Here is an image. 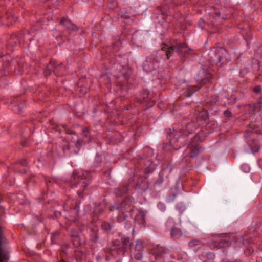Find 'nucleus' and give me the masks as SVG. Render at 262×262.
Here are the masks:
<instances>
[{
  "label": "nucleus",
  "instance_id": "obj_1",
  "mask_svg": "<svg viewBox=\"0 0 262 262\" xmlns=\"http://www.w3.org/2000/svg\"><path fill=\"white\" fill-rule=\"evenodd\" d=\"M210 61L218 67L226 64L230 60L231 56L227 50L222 47H213L209 53Z\"/></svg>",
  "mask_w": 262,
  "mask_h": 262
},
{
  "label": "nucleus",
  "instance_id": "obj_2",
  "mask_svg": "<svg viewBox=\"0 0 262 262\" xmlns=\"http://www.w3.org/2000/svg\"><path fill=\"white\" fill-rule=\"evenodd\" d=\"M74 185L77 189V194L80 199L83 197V192L90 183L91 176L88 172L82 173L75 170L73 173Z\"/></svg>",
  "mask_w": 262,
  "mask_h": 262
},
{
  "label": "nucleus",
  "instance_id": "obj_3",
  "mask_svg": "<svg viewBox=\"0 0 262 262\" xmlns=\"http://www.w3.org/2000/svg\"><path fill=\"white\" fill-rule=\"evenodd\" d=\"M159 60L156 54L147 56L143 64V70L146 72H151L159 67Z\"/></svg>",
  "mask_w": 262,
  "mask_h": 262
},
{
  "label": "nucleus",
  "instance_id": "obj_4",
  "mask_svg": "<svg viewBox=\"0 0 262 262\" xmlns=\"http://www.w3.org/2000/svg\"><path fill=\"white\" fill-rule=\"evenodd\" d=\"M32 40V38L30 35V32L27 30H23L18 36L15 34H12L10 37L9 43L15 45L18 42L21 43V42H27V40L31 42Z\"/></svg>",
  "mask_w": 262,
  "mask_h": 262
},
{
  "label": "nucleus",
  "instance_id": "obj_5",
  "mask_svg": "<svg viewBox=\"0 0 262 262\" xmlns=\"http://www.w3.org/2000/svg\"><path fill=\"white\" fill-rule=\"evenodd\" d=\"M201 141V137L196 134L192 139V142L188 145V149L189 150L188 156L191 158H195L201 152V147L199 146L198 142Z\"/></svg>",
  "mask_w": 262,
  "mask_h": 262
},
{
  "label": "nucleus",
  "instance_id": "obj_6",
  "mask_svg": "<svg viewBox=\"0 0 262 262\" xmlns=\"http://www.w3.org/2000/svg\"><path fill=\"white\" fill-rule=\"evenodd\" d=\"M60 68L61 65L60 64L56 66L55 61L52 60L47 65L46 69L45 70V75L46 76H49L51 74L52 72H53L56 75L60 76L61 75L59 72V69Z\"/></svg>",
  "mask_w": 262,
  "mask_h": 262
},
{
  "label": "nucleus",
  "instance_id": "obj_7",
  "mask_svg": "<svg viewBox=\"0 0 262 262\" xmlns=\"http://www.w3.org/2000/svg\"><path fill=\"white\" fill-rule=\"evenodd\" d=\"M168 252L167 249L165 247L157 245L154 246L151 250V254L155 256L156 258H162Z\"/></svg>",
  "mask_w": 262,
  "mask_h": 262
},
{
  "label": "nucleus",
  "instance_id": "obj_8",
  "mask_svg": "<svg viewBox=\"0 0 262 262\" xmlns=\"http://www.w3.org/2000/svg\"><path fill=\"white\" fill-rule=\"evenodd\" d=\"M59 23L70 31H75L78 30V27L75 24H73L70 20L64 17H62L60 20Z\"/></svg>",
  "mask_w": 262,
  "mask_h": 262
},
{
  "label": "nucleus",
  "instance_id": "obj_9",
  "mask_svg": "<svg viewBox=\"0 0 262 262\" xmlns=\"http://www.w3.org/2000/svg\"><path fill=\"white\" fill-rule=\"evenodd\" d=\"M196 127L197 125L194 122L191 121L189 122L186 125L185 127L181 130L182 136H187L188 134L192 133L196 129Z\"/></svg>",
  "mask_w": 262,
  "mask_h": 262
},
{
  "label": "nucleus",
  "instance_id": "obj_10",
  "mask_svg": "<svg viewBox=\"0 0 262 262\" xmlns=\"http://www.w3.org/2000/svg\"><path fill=\"white\" fill-rule=\"evenodd\" d=\"M17 17L12 12L7 13L3 17V23L7 26H10L15 23Z\"/></svg>",
  "mask_w": 262,
  "mask_h": 262
},
{
  "label": "nucleus",
  "instance_id": "obj_11",
  "mask_svg": "<svg viewBox=\"0 0 262 262\" xmlns=\"http://www.w3.org/2000/svg\"><path fill=\"white\" fill-rule=\"evenodd\" d=\"M161 50L166 52L167 59H168L172 55L175 48L174 46H169L165 43H162L161 45Z\"/></svg>",
  "mask_w": 262,
  "mask_h": 262
},
{
  "label": "nucleus",
  "instance_id": "obj_12",
  "mask_svg": "<svg viewBox=\"0 0 262 262\" xmlns=\"http://www.w3.org/2000/svg\"><path fill=\"white\" fill-rule=\"evenodd\" d=\"M167 134L169 136V140L170 142H171L172 140L174 139H178L181 136H182L181 130L180 129L179 131H176L173 128H169Z\"/></svg>",
  "mask_w": 262,
  "mask_h": 262
},
{
  "label": "nucleus",
  "instance_id": "obj_13",
  "mask_svg": "<svg viewBox=\"0 0 262 262\" xmlns=\"http://www.w3.org/2000/svg\"><path fill=\"white\" fill-rule=\"evenodd\" d=\"M175 50H176L177 53L180 55L185 54L188 52L189 49H187V47L186 45L182 43H178L176 45L174 46Z\"/></svg>",
  "mask_w": 262,
  "mask_h": 262
},
{
  "label": "nucleus",
  "instance_id": "obj_14",
  "mask_svg": "<svg viewBox=\"0 0 262 262\" xmlns=\"http://www.w3.org/2000/svg\"><path fill=\"white\" fill-rule=\"evenodd\" d=\"M70 213L72 214L69 216V220L72 221H76L78 214V207L77 204L75 205L73 208L70 209Z\"/></svg>",
  "mask_w": 262,
  "mask_h": 262
},
{
  "label": "nucleus",
  "instance_id": "obj_15",
  "mask_svg": "<svg viewBox=\"0 0 262 262\" xmlns=\"http://www.w3.org/2000/svg\"><path fill=\"white\" fill-rule=\"evenodd\" d=\"M128 191L127 186L123 185L117 188L115 190V193L116 195L121 196L127 193Z\"/></svg>",
  "mask_w": 262,
  "mask_h": 262
},
{
  "label": "nucleus",
  "instance_id": "obj_16",
  "mask_svg": "<svg viewBox=\"0 0 262 262\" xmlns=\"http://www.w3.org/2000/svg\"><path fill=\"white\" fill-rule=\"evenodd\" d=\"M145 248L144 243L141 240H137L135 247V250L138 252H142Z\"/></svg>",
  "mask_w": 262,
  "mask_h": 262
},
{
  "label": "nucleus",
  "instance_id": "obj_17",
  "mask_svg": "<svg viewBox=\"0 0 262 262\" xmlns=\"http://www.w3.org/2000/svg\"><path fill=\"white\" fill-rule=\"evenodd\" d=\"M212 78V75L209 72H205V76L201 79H198L197 81L200 80L201 83L205 84L208 83Z\"/></svg>",
  "mask_w": 262,
  "mask_h": 262
},
{
  "label": "nucleus",
  "instance_id": "obj_18",
  "mask_svg": "<svg viewBox=\"0 0 262 262\" xmlns=\"http://www.w3.org/2000/svg\"><path fill=\"white\" fill-rule=\"evenodd\" d=\"M200 88L199 87L198 89H196L195 86H192L191 87H189L187 90H186L184 93V96L186 97H190L193 93L198 90Z\"/></svg>",
  "mask_w": 262,
  "mask_h": 262
},
{
  "label": "nucleus",
  "instance_id": "obj_19",
  "mask_svg": "<svg viewBox=\"0 0 262 262\" xmlns=\"http://www.w3.org/2000/svg\"><path fill=\"white\" fill-rule=\"evenodd\" d=\"M198 116L202 120L206 121L208 118V112L206 110H203L199 112Z\"/></svg>",
  "mask_w": 262,
  "mask_h": 262
},
{
  "label": "nucleus",
  "instance_id": "obj_20",
  "mask_svg": "<svg viewBox=\"0 0 262 262\" xmlns=\"http://www.w3.org/2000/svg\"><path fill=\"white\" fill-rule=\"evenodd\" d=\"M171 236L173 239H177L180 237L182 233L181 230H171Z\"/></svg>",
  "mask_w": 262,
  "mask_h": 262
},
{
  "label": "nucleus",
  "instance_id": "obj_21",
  "mask_svg": "<svg viewBox=\"0 0 262 262\" xmlns=\"http://www.w3.org/2000/svg\"><path fill=\"white\" fill-rule=\"evenodd\" d=\"M118 6L117 0H107V7L109 9L113 10Z\"/></svg>",
  "mask_w": 262,
  "mask_h": 262
},
{
  "label": "nucleus",
  "instance_id": "obj_22",
  "mask_svg": "<svg viewBox=\"0 0 262 262\" xmlns=\"http://www.w3.org/2000/svg\"><path fill=\"white\" fill-rule=\"evenodd\" d=\"M219 101L218 96L216 95H212L211 96L209 100L207 101V103L209 104L210 105H212L216 104Z\"/></svg>",
  "mask_w": 262,
  "mask_h": 262
},
{
  "label": "nucleus",
  "instance_id": "obj_23",
  "mask_svg": "<svg viewBox=\"0 0 262 262\" xmlns=\"http://www.w3.org/2000/svg\"><path fill=\"white\" fill-rule=\"evenodd\" d=\"M82 128V135L83 138H86L88 140L90 139V128L89 127H81Z\"/></svg>",
  "mask_w": 262,
  "mask_h": 262
},
{
  "label": "nucleus",
  "instance_id": "obj_24",
  "mask_svg": "<svg viewBox=\"0 0 262 262\" xmlns=\"http://www.w3.org/2000/svg\"><path fill=\"white\" fill-rule=\"evenodd\" d=\"M71 142L74 143L75 147L79 150L82 144L83 141L81 139L78 138L76 141L74 140V138L71 140Z\"/></svg>",
  "mask_w": 262,
  "mask_h": 262
},
{
  "label": "nucleus",
  "instance_id": "obj_25",
  "mask_svg": "<svg viewBox=\"0 0 262 262\" xmlns=\"http://www.w3.org/2000/svg\"><path fill=\"white\" fill-rule=\"evenodd\" d=\"M63 128H64V131L66 132V133L67 134H70V135H74L75 136H76V132L75 130H73L72 129H71L67 125H63Z\"/></svg>",
  "mask_w": 262,
  "mask_h": 262
},
{
  "label": "nucleus",
  "instance_id": "obj_26",
  "mask_svg": "<svg viewBox=\"0 0 262 262\" xmlns=\"http://www.w3.org/2000/svg\"><path fill=\"white\" fill-rule=\"evenodd\" d=\"M63 150L64 152H66L67 151H69L70 154L73 153V151L71 150L70 149V145L69 143H67L66 145H64L63 146ZM73 152L77 153V151L76 150H74Z\"/></svg>",
  "mask_w": 262,
  "mask_h": 262
},
{
  "label": "nucleus",
  "instance_id": "obj_27",
  "mask_svg": "<svg viewBox=\"0 0 262 262\" xmlns=\"http://www.w3.org/2000/svg\"><path fill=\"white\" fill-rule=\"evenodd\" d=\"M122 242L123 244V245H125L126 246H132V243L130 242L129 241V238L128 237H124L122 238Z\"/></svg>",
  "mask_w": 262,
  "mask_h": 262
},
{
  "label": "nucleus",
  "instance_id": "obj_28",
  "mask_svg": "<svg viewBox=\"0 0 262 262\" xmlns=\"http://www.w3.org/2000/svg\"><path fill=\"white\" fill-rule=\"evenodd\" d=\"M102 229H110L113 228V226L107 222H103L101 224Z\"/></svg>",
  "mask_w": 262,
  "mask_h": 262
},
{
  "label": "nucleus",
  "instance_id": "obj_29",
  "mask_svg": "<svg viewBox=\"0 0 262 262\" xmlns=\"http://www.w3.org/2000/svg\"><path fill=\"white\" fill-rule=\"evenodd\" d=\"M135 258L137 260H141L143 258V254L142 252H138L135 255Z\"/></svg>",
  "mask_w": 262,
  "mask_h": 262
},
{
  "label": "nucleus",
  "instance_id": "obj_30",
  "mask_svg": "<svg viewBox=\"0 0 262 262\" xmlns=\"http://www.w3.org/2000/svg\"><path fill=\"white\" fill-rule=\"evenodd\" d=\"M253 92L255 93H256V94H258V93H260V92H261V86L260 85H257V86H255L253 89Z\"/></svg>",
  "mask_w": 262,
  "mask_h": 262
},
{
  "label": "nucleus",
  "instance_id": "obj_31",
  "mask_svg": "<svg viewBox=\"0 0 262 262\" xmlns=\"http://www.w3.org/2000/svg\"><path fill=\"white\" fill-rule=\"evenodd\" d=\"M163 182V178L161 176H159L156 182H155V185H160L162 184Z\"/></svg>",
  "mask_w": 262,
  "mask_h": 262
},
{
  "label": "nucleus",
  "instance_id": "obj_32",
  "mask_svg": "<svg viewBox=\"0 0 262 262\" xmlns=\"http://www.w3.org/2000/svg\"><path fill=\"white\" fill-rule=\"evenodd\" d=\"M251 149L252 152H254V153L256 152L259 150V147L258 146H255L251 147Z\"/></svg>",
  "mask_w": 262,
  "mask_h": 262
},
{
  "label": "nucleus",
  "instance_id": "obj_33",
  "mask_svg": "<svg viewBox=\"0 0 262 262\" xmlns=\"http://www.w3.org/2000/svg\"><path fill=\"white\" fill-rule=\"evenodd\" d=\"M224 114L227 117H230L232 115L231 112L228 110H225L224 111Z\"/></svg>",
  "mask_w": 262,
  "mask_h": 262
},
{
  "label": "nucleus",
  "instance_id": "obj_34",
  "mask_svg": "<svg viewBox=\"0 0 262 262\" xmlns=\"http://www.w3.org/2000/svg\"><path fill=\"white\" fill-rule=\"evenodd\" d=\"M89 90L88 88H85L83 90H80L81 91L83 94L86 93Z\"/></svg>",
  "mask_w": 262,
  "mask_h": 262
},
{
  "label": "nucleus",
  "instance_id": "obj_35",
  "mask_svg": "<svg viewBox=\"0 0 262 262\" xmlns=\"http://www.w3.org/2000/svg\"><path fill=\"white\" fill-rule=\"evenodd\" d=\"M141 220H142V221L143 222H144V220H145V214L144 213H142L141 214Z\"/></svg>",
  "mask_w": 262,
  "mask_h": 262
},
{
  "label": "nucleus",
  "instance_id": "obj_36",
  "mask_svg": "<svg viewBox=\"0 0 262 262\" xmlns=\"http://www.w3.org/2000/svg\"><path fill=\"white\" fill-rule=\"evenodd\" d=\"M258 104L259 105V106L260 107H262V97L260 98V99L258 101Z\"/></svg>",
  "mask_w": 262,
  "mask_h": 262
},
{
  "label": "nucleus",
  "instance_id": "obj_37",
  "mask_svg": "<svg viewBox=\"0 0 262 262\" xmlns=\"http://www.w3.org/2000/svg\"><path fill=\"white\" fill-rule=\"evenodd\" d=\"M208 255H210L211 257L214 258L215 257V255L212 253H208Z\"/></svg>",
  "mask_w": 262,
  "mask_h": 262
},
{
  "label": "nucleus",
  "instance_id": "obj_38",
  "mask_svg": "<svg viewBox=\"0 0 262 262\" xmlns=\"http://www.w3.org/2000/svg\"><path fill=\"white\" fill-rule=\"evenodd\" d=\"M27 163V161L26 160H24L23 161H21V164L22 165H25Z\"/></svg>",
  "mask_w": 262,
  "mask_h": 262
},
{
  "label": "nucleus",
  "instance_id": "obj_39",
  "mask_svg": "<svg viewBox=\"0 0 262 262\" xmlns=\"http://www.w3.org/2000/svg\"><path fill=\"white\" fill-rule=\"evenodd\" d=\"M194 245V242H190V243H189V246H190V247H192V246H193Z\"/></svg>",
  "mask_w": 262,
  "mask_h": 262
},
{
  "label": "nucleus",
  "instance_id": "obj_40",
  "mask_svg": "<svg viewBox=\"0 0 262 262\" xmlns=\"http://www.w3.org/2000/svg\"><path fill=\"white\" fill-rule=\"evenodd\" d=\"M17 108H18V110L19 111H21V108H20V106L18 105V106H17Z\"/></svg>",
  "mask_w": 262,
  "mask_h": 262
},
{
  "label": "nucleus",
  "instance_id": "obj_41",
  "mask_svg": "<svg viewBox=\"0 0 262 262\" xmlns=\"http://www.w3.org/2000/svg\"><path fill=\"white\" fill-rule=\"evenodd\" d=\"M221 262H229V261L226 259H223Z\"/></svg>",
  "mask_w": 262,
  "mask_h": 262
},
{
  "label": "nucleus",
  "instance_id": "obj_42",
  "mask_svg": "<svg viewBox=\"0 0 262 262\" xmlns=\"http://www.w3.org/2000/svg\"><path fill=\"white\" fill-rule=\"evenodd\" d=\"M119 243L118 241H115V242H113V244H116V245H118V243Z\"/></svg>",
  "mask_w": 262,
  "mask_h": 262
},
{
  "label": "nucleus",
  "instance_id": "obj_43",
  "mask_svg": "<svg viewBox=\"0 0 262 262\" xmlns=\"http://www.w3.org/2000/svg\"><path fill=\"white\" fill-rule=\"evenodd\" d=\"M94 227L97 228L98 227V225L97 224L95 225H94Z\"/></svg>",
  "mask_w": 262,
  "mask_h": 262
},
{
  "label": "nucleus",
  "instance_id": "obj_44",
  "mask_svg": "<svg viewBox=\"0 0 262 262\" xmlns=\"http://www.w3.org/2000/svg\"><path fill=\"white\" fill-rule=\"evenodd\" d=\"M54 234H55V235H58V232H55V233H54Z\"/></svg>",
  "mask_w": 262,
  "mask_h": 262
},
{
  "label": "nucleus",
  "instance_id": "obj_45",
  "mask_svg": "<svg viewBox=\"0 0 262 262\" xmlns=\"http://www.w3.org/2000/svg\"><path fill=\"white\" fill-rule=\"evenodd\" d=\"M98 209H99V208H98V207L96 208L95 209V211L96 212Z\"/></svg>",
  "mask_w": 262,
  "mask_h": 262
},
{
  "label": "nucleus",
  "instance_id": "obj_46",
  "mask_svg": "<svg viewBox=\"0 0 262 262\" xmlns=\"http://www.w3.org/2000/svg\"><path fill=\"white\" fill-rule=\"evenodd\" d=\"M61 262H66V261H64L63 260H62L61 261Z\"/></svg>",
  "mask_w": 262,
  "mask_h": 262
},
{
  "label": "nucleus",
  "instance_id": "obj_47",
  "mask_svg": "<svg viewBox=\"0 0 262 262\" xmlns=\"http://www.w3.org/2000/svg\"><path fill=\"white\" fill-rule=\"evenodd\" d=\"M116 262H120V260H117Z\"/></svg>",
  "mask_w": 262,
  "mask_h": 262
}]
</instances>
